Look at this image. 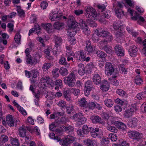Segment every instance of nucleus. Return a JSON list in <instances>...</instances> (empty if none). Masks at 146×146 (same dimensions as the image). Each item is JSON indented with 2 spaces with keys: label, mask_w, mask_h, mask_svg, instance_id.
<instances>
[{
  "label": "nucleus",
  "mask_w": 146,
  "mask_h": 146,
  "mask_svg": "<svg viewBox=\"0 0 146 146\" xmlns=\"http://www.w3.org/2000/svg\"><path fill=\"white\" fill-rule=\"evenodd\" d=\"M17 11L18 12V15L21 17H24L25 14L24 11L21 9H17Z\"/></svg>",
  "instance_id": "obj_61"
},
{
  "label": "nucleus",
  "mask_w": 146,
  "mask_h": 146,
  "mask_svg": "<svg viewBox=\"0 0 146 146\" xmlns=\"http://www.w3.org/2000/svg\"><path fill=\"white\" fill-rule=\"evenodd\" d=\"M90 131L91 132V135L94 138H96V137L99 136L100 134V129L98 128H96L94 129L92 127H90Z\"/></svg>",
  "instance_id": "obj_18"
},
{
  "label": "nucleus",
  "mask_w": 146,
  "mask_h": 146,
  "mask_svg": "<svg viewBox=\"0 0 146 146\" xmlns=\"http://www.w3.org/2000/svg\"><path fill=\"white\" fill-rule=\"evenodd\" d=\"M32 59L31 58V56L30 57H28L26 58V62L27 64L29 65L33 66L36 64L38 61L36 60H35L33 62H32Z\"/></svg>",
  "instance_id": "obj_28"
},
{
  "label": "nucleus",
  "mask_w": 146,
  "mask_h": 146,
  "mask_svg": "<svg viewBox=\"0 0 146 146\" xmlns=\"http://www.w3.org/2000/svg\"><path fill=\"white\" fill-rule=\"evenodd\" d=\"M74 108L73 105L72 104H70L69 106L66 108L67 112L68 114L71 113L72 111L73 110Z\"/></svg>",
  "instance_id": "obj_58"
},
{
  "label": "nucleus",
  "mask_w": 146,
  "mask_h": 146,
  "mask_svg": "<svg viewBox=\"0 0 146 146\" xmlns=\"http://www.w3.org/2000/svg\"><path fill=\"white\" fill-rule=\"evenodd\" d=\"M75 56L77 60L86 62H88L90 60V57H87L86 58L85 54L84 52L82 51L80 52V54H76Z\"/></svg>",
  "instance_id": "obj_11"
},
{
  "label": "nucleus",
  "mask_w": 146,
  "mask_h": 146,
  "mask_svg": "<svg viewBox=\"0 0 146 146\" xmlns=\"http://www.w3.org/2000/svg\"><path fill=\"white\" fill-rule=\"evenodd\" d=\"M28 129L31 133L33 132H36V134L37 135H39L40 134V133L39 132V130H38V127L37 126L34 127H30L29 128H28Z\"/></svg>",
  "instance_id": "obj_33"
},
{
  "label": "nucleus",
  "mask_w": 146,
  "mask_h": 146,
  "mask_svg": "<svg viewBox=\"0 0 146 146\" xmlns=\"http://www.w3.org/2000/svg\"><path fill=\"white\" fill-rule=\"evenodd\" d=\"M115 125L118 128L123 130L126 128V126L121 121H115L114 123Z\"/></svg>",
  "instance_id": "obj_25"
},
{
  "label": "nucleus",
  "mask_w": 146,
  "mask_h": 146,
  "mask_svg": "<svg viewBox=\"0 0 146 146\" xmlns=\"http://www.w3.org/2000/svg\"><path fill=\"white\" fill-rule=\"evenodd\" d=\"M76 137L71 135H67L60 141V144L62 146H68L74 142Z\"/></svg>",
  "instance_id": "obj_4"
},
{
  "label": "nucleus",
  "mask_w": 146,
  "mask_h": 146,
  "mask_svg": "<svg viewBox=\"0 0 146 146\" xmlns=\"http://www.w3.org/2000/svg\"><path fill=\"white\" fill-rule=\"evenodd\" d=\"M76 75L74 72H72L64 79V82L69 87H72L75 84Z\"/></svg>",
  "instance_id": "obj_1"
},
{
  "label": "nucleus",
  "mask_w": 146,
  "mask_h": 146,
  "mask_svg": "<svg viewBox=\"0 0 146 146\" xmlns=\"http://www.w3.org/2000/svg\"><path fill=\"white\" fill-rule=\"evenodd\" d=\"M84 143L85 145L88 146H94V141L89 139H85L84 141Z\"/></svg>",
  "instance_id": "obj_34"
},
{
  "label": "nucleus",
  "mask_w": 146,
  "mask_h": 146,
  "mask_svg": "<svg viewBox=\"0 0 146 146\" xmlns=\"http://www.w3.org/2000/svg\"><path fill=\"white\" fill-rule=\"evenodd\" d=\"M111 41H108L107 40H102L100 42L101 49L103 50L108 53H110L112 52V48L107 45V44Z\"/></svg>",
  "instance_id": "obj_7"
},
{
  "label": "nucleus",
  "mask_w": 146,
  "mask_h": 146,
  "mask_svg": "<svg viewBox=\"0 0 146 146\" xmlns=\"http://www.w3.org/2000/svg\"><path fill=\"white\" fill-rule=\"evenodd\" d=\"M54 40L56 44L55 46H60L62 41V38L58 35H55L54 36Z\"/></svg>",
  "instance_id": "obj_23"
},
{
  "label": "nucleus",
  "mask_w": 146,
  "mask_h": 146,
  "mask_svg": "<svg viewBox=\"0 0 146 146\" xmlns=\"http://www.w3.org/2000/svg\"><path fill=\"white\" fill-rule=\"evenodd\" d=\"M88 103L86 99L83 98L78 100V104L81 107L86 108L87 106Z\"/></svg>",
  "instance_id": "obj_26"
},
{
  "label": "nucleus",
  "mask_w": 146,
  "mask_h": 146,
  "mask_svg": "<svg viewBox=\"0 0 146 146\" xmlns=\"http://www.w3.org/2000/svg\"><path fill=\"white\" fill-rule=\"evenodd\" d=\"M106 128L108 130L111 132L116 133L117 132V129L114 127L108 125Z\"/></svg>",
  "instance_id": "obj_47"
},
{
  "label": "nucleus",
  "mask_w": 146,
  "mask_h": 146,
  "mask_svg": "<svg viewBox=\"0 0 146 146\" xmlns=\"http://www.w3.org/2000/svg\"><path fill=\"white\" fill-rule=\"evenodd\" d=\"M19 132V135L20 137H23L26 136V130L23 127H20Z\"/></svg>",
  "instance_id": "obj_37"
},
{
  "label": "nucleus",
  "mask_w": 146,
  "mask_h": 146,
  "mask_svg": "<svg viewBox=\"0 0 146 146\" xmlns=\"http://www.w3.org/2000/svg\"><path fill=\"white\" fill-rule=\"evenodd\" d=\"M117 77V76L115 75L113 76H112L111 77V81L112 84L113 85L115 86H117L119 85V82L117 81V80L115 79V78Z\"/></svg>",
  "instance_id": "obj_44"
},
{
  "label": "nucleus",
  "mask_w": 146,
  "mask_h": 146,
  "mask_svg": "<svg viewBox=\"0 0 146 146\" xmlns=\"http://www.w3.org/2000/svg\"><path fill=\"white\" fill-rule=\"evenodd\" d=\"M137 109L138 108L135 104H132L131 105L129 110L133 113L136 111Z\"/></svg>",
  "instance_id": "obj_62"
},
{
  "label": "nucleus",
  "mask_w": 146,
  "mask_h": 146,
  "mask_svg": "<svg viewBox=\"0 0 146 146\" xmlns=\"http://www.w3.org/2000/svg\"><path fill=\"white\" fill-rule=\"evenodd\" d=\"M137 120L136 118H132L127 123L128 125L130 127L134 128L137 126Z\"/></svg>",
  "instance_id": "obj_22"
},
{
  "label": "nucleus",
  "mask_w": 146,
  "mask_h": 146,
  "mask_svg": "<svg viewBox=\"0 0 146 146\" xmlns=\"http://www.w3.org/2000/svg\"><path fill=\"white\" fill-rule=\"evenodd\" d=\"M8 139L7 136L4 135H1L0 138V141L2 143H5L8 141Z\"/></svg>",
  "instance_id": "obj_60"
},
{
  "label": "nucleus",
  "mask_w": 146,
  "mask_h": 146,
  "mask_svg": "<svg viewBox=\"0 0 146 146\" xmlns=\"http://www.w3.org/2000/svg\"><path fill=\"white\" fill-rule=\"evenodd\" d=\"M138 51L137 47L135 45L131 46L129 49V52L130 55L132 57H135L137 54V52Z\"/></svg>",
  "instance_id": "obj_19"
},
{
  "label": "nucleus",
  "mask_w": 146,
  "mask_h": 146,
  "mask_svg": "<svg viewBox=\"0 0 146 146\" xmlns=\"http://www.w3.org/2000/svg\"><path fill=\"white\" fill-rule=\"evenodd\" d=\"M44 29L48 33H51L52 31V25L49 23H47L45 25Z\"/></svg>",
  "instance_id": "obj_48"
},
{
  "label": "nucleus",
  "mask_w": 146,
  "mask_h": 146,
  "mask_svg": "<svg viewBox=\"0 0 146 146\" xmlns=\"http://www.w3.org/2000/svg\"><path fill=\"white\" fill-rule=\"evenodd\" d=\"M79 23L84 33L86 35H88L90 33V31L85 21L83 19H80L79 20Z\"/></svg>",
  "instance_id": "obj_10"
},
{
  "label": "nucleus",
  "mask_w": 146,
  "mask_h": 146,
  "mask_svg": "<svg viewBox=\"0 0 146 146\" xmlns=\"http://www.w3.org/2000/svg\"><path fill=\"white\" fill-rule=\"evenodd\" d=\"M100 87L101 90L104 92L109 90L110 86L108 82L107 81L104 80L102 81V83Z\"/></svg>",
  "instance_id": "obj_15"
},
{
  "label": "nucleus",
  "mask_w": 146,
  "mask_h": 146,
  "mask_svg": "<svg viewBox=\"0 0 146 146\" xmlns=\"http://www.w3.org/2000/svg\"><path fill=\"white\" fill-rule=\"evenodd\" d=\"M31 74L33 78H36L39 75V73L36 69L34 68L31 71Z\"/></svg>",
  "instance_id": "obj_40"
},
{
  "label": "nucleus",
  "mask_w": 146,
  "mask_h": 146,
  "mask_svg": "<svg viewBox=\"0 0 146 146\" xmlns=\"http://www.w3.org/2000/svg\"><path fill=\"white\" fill-rule=\"evenodd\" d=\"M108 137L113 141H116L117 139V137L116 135L113 133L109 134Z\"/></svg>",
  "instance_id": "obj_46"
},
{
  "label": "nucleus",
  "mask_w": 146,
  "mask_h": 146,
  "mask_svg": "<svg viewBox=\"0 0 146 146\" xmlns=\"http://www.w3.org/2000/svg\"><path fill=\"white\" fill-rule=\"evenodd\" d=\"M73 119L77 121L76 125L79 127L84 123L87 120L83 114L80 112L74 114L73 116Z\"/></svg>",
  "instance_id": "obj_2"
},
{
  "label": "nucleus",
  "mask_w": 146,
  "mask_h": 146,
  "mask_svg": "<svg viewBox=\"0 0 146 146\" xmlns=\"http://www.w3.org/2000/svg\"><path fill=\"white\" fill-rule=\"evenodd\" d=\"M115 52L118 56H122L124 55V50L120 45H116L115 47Z\"/></svg>",
  "instance_id": "obj_13"
},
{
  "label": "nucleus",
  "mask_w": 146,
  "mask_h": 146,
  "mask_svg": "<svg viewBox=\"0 0 146 146\" xmlns=\"http://www.w3.org/2000/svg\"><path fill=\"white\" fill-rule=\"evenodd\" d=\"M62 52L61 47L58 46H55V48L53 49V54L57 57Z\"/></svg>",
  "instance_id": "obj_24"
},
{
  "label": "nucleus",
  "mask_w": 146,
  "mask_h": 146,
  "mask_svg": "<svg viewBox=\"0 0 146 146\" xmlns=\"http://www.w3.org/2000/svg\"><path fill=\"white\" fill-rule=\"evenodd\" d=\"M69 36L70 37L68 38V40L70 43L72 45L75 44L76 43V40L72 37V36Z\"/></svg>",
  "instance_id": "obj_63"
},
{
  "label": "nucleus",
  "mask_w": 146,
  "mask_h": 146,
  "mask_svg": "<svg viewBox=\"0 0 146 146\" xmlns=\"http://www.w3.org/2000/svg\"><path fill=\"white\" fill-rule=\"evenodd\" d=\"M92 80L94 84L99 85L100 84L101 82V78L100 75L98 74H96L93 75Z\"/></svg>",
  "instance_id": "obj_17"
},
{
  "label": "nucleus",
  "mask_w": 146,
  "mask_h": 146,
  "mask_svg": "<svg viewBox=\"0 0 146 146\" xmlns=\"http://www.w3.org/2000/svg\"><path fill=\"white\" fill-rule=\"evenodd\" d=\"M109 143V141L107 138L104 137L102 139V143L103 145H108Z\"/></svg>",
  "instance_id": "obj_57"
},
{
  "label": "nucleus",
  "mask_w": 146,
  "mask_h": 146,
  "mask_svg": "<svg viewBox=\"0 0 146 146\" xmlns=\"http://www.w3.org/2000/svg\"><path fill=\"white\" fill-rule=\"evenodd\" d=\"M58 105L61 107L64 108L66 106V103L64 101L61 100L58 102Z\"/></svg>",
  "instance_id": "obj_64"
},
{
  "label": "nucleus",
  "mask_w": 146,
  "mask_h": 146,
  "mask_svg": "<svg viewBox=\"0 0 146 146\" xmlns=\"http://www.w3.org/2000/svg\"><path fill=\"white\" fill-rule=\"evenodd\" d=\"M78 23L76 21L70 23L71 27L68 30V32L69 36H74L76 33L77 31L79 30V28L78 27Z\"/></svg>",
  "instance_id": "obj_6"
},
{
  "label": "nucleus",
  "mask_w": 146,
  "mask_h": 146,
  "mask_svg": "<svg viewBox=\"0 0 146 146\" xmlns=\"http://www.w3.org/2000/svg\"><path fill=\"white\" fill-rule=\"evenodd\" d=\"M59 63L60 64L64 65L65 66L68 65L66 62V58L63 56H62L60 59Z\"/></svg>",
  "instance_id": "obj_52"
},
{
  "label": "nucleus",
  "mask_w": 146,
  "mask_h": 146,
  "mask_svg": "<svg viewBox=\"0 0 146 146\" xmlns=\"http://www.w3.org/2000/svg\"><path fill=\"white\" fill-rule=\"evenodd\" d=\"M92 82L91 81H88L86 82L85 84V89L88 90V91H90L92 88Z\"/></svg>",
  "instance_id": "obj_42"
},
{
  "label": "nucleus",
  "mask_w": 146,
  "mask_h": 146,
  "mask_svg": "<svg viewBox=\"0 0 146 146\" xmlns=\"http://www.w3.org/2000/svg\"><path fill=\"white\" fill-rule=\"evenodd\" d=\"M105 68V73L107 76L111 75L114 72V68L112 64L110 62L106 63Z\"/></svg>",
  "instance_id": "obj_9"
},
{
  "label": "nucleus",
  "mask_w": 146,
  "mask_h": 146,
  "mask_svg": "<svg viewBox=\"0 0 146 146\" xmlns=\"http://www.w3.org/2000/svg\"><path fill=\"white\" fill-rule=\"evenodd\" d=\"M21 36L19 33H17L15 35L14 37V39L15 42L17 44H20L21 43Z\"/></svg>",
  "instance_id": "obj_45"
},
{
  "label": "nucleus",
  "mask_w": 146,
  "mask_h": 146,
  "mask_svg": "<svg viewBox=\"0 0 146 146\" xmlns=\"http://www.w3.org/2000/svg\"><path fill=\"white\" fill-rule=\"evenodd\" d=\"M104 104L107 107L110 108L113 106V102L111 99L107 98L105 100Z\"/></svg>",
  "instance_id": "obj_32"
},
{
  "label": "nucleus",
  "mask_w": 146,
  "mask_h": 146,
  "mask_svg": "<svg viewBox=\"0 0 146 146\" xmlns=\"http://www.w3.org/2000/svg\"><path fill=\"white\" fill-rule=\"evenodd\" d=\"M92 122L95 123H100L101 124H105V123L102 120L101 118L98 116L93 115L90 117Z\"/></svg>",
  "instance_id": "obj_16"
},
{
  "label": "nucleus",
  "mask_w": 146,
  "mask_h": 146,
  "mask_svg": "<svg viewBox=\"0 0 146 146\" xmlns=\"http://www.w3.org/2000/svg\"><path fill=\"white\" fill-rule=\"evenodd\" d=\"M104 11L103 12H101L102 16V18L99 19V21L102 22L103 21H102V19L104 18H106L107 19L109 18L111 16V13L110 11L109 10H107L106 11L104 12Z\"/></svg>",
  "instance_id": "obj_21"
},
{
  "label": "nucleus",
  "mask_w": 146,
  "mask_h": 146,
  "mask_svg": "<svg viewBox=\"0 0 146 146\" xmlns=\"http://www.w3.org/2000/svg\"><path fill=\"white\" fill-rule=\"evenodd\" d=\"M96 54L98 57L102 58L104 61H106L105 58L107 56V54L105 52L101 51L98 50L97 51Z\"/></svg>",
  "instance_id": "obj_31"
},
{
  "label": "nucleus",
  "mask_w": 146,
  "mask_h": 146,
  "mask_svg": "<svg viewBox=\"0 0 146 146\" xmlns=\"http://www.w3.org/2000/svg\"><path fill=\"white\" fill-rule=\"evenodd\" d=\"M58 69L56 68L53 69L52 71L53 76L55 78L58 77L59 76Z\"/></svg>",
  "instance_id": "obj_55"
},
{
  "label": "nucleus",
  "mask_w": 146,
  "mask_h": 146,
  "mask_svg": "<svg viewBox=\"0 0 146 146\" xmlns=\"http://www.w3.org/2000/svg\"><path fill=\"white\" fill-rule=\"evenodd\" d=\"M146 94L144 93H140L137 95V98L139 100H141L145 97Z\"/></svg>",
  "instance_id": "obj_59"
},
{
  "label": "nucleus",
  "mask_w": 146,
  "mask_h": 146,
  "mask_svg": "<svg viewBox=\"0 0 146 146\" xmlns=\"http://www.w3.org/2000/svg\"><path fill=\"white\" fill-rule=\"evenodd\" d=\"M51 82V80L49 76H46L45 78H42L40 79V84L42 87L47 86L50 84Z\"/></svg>",
  "instance_id": "obj_12"
},
{
  "label": "nucleus",
  "mask_w": 146,
  "mask_h": 146,
  "mask_svg": "<svg viewBox=\"0 0 146 146\" xmlns=\"http://www.w3.org/2000/svg\"><path fill=\"white\" fill-rule=\"evenodd\" d=\"M117 93L119 96H126L127 94L123 90L120 89H118L117 92Z\"/></svg>",
  "instance_id": "obj_51"
},
{
  "label": "nucleus",
  "mask_w": 146,
  "mask_h": 146,
  "mask_svg": "<svg viewBox=\"0 0 146 146\" xmlns=\"http://www.w3.org/2000/svg\"><path fill=\"white\" fill-rule=\"evenodd\" d=\"M63 25V23H62L57 22L54 23L53 26L55 29L58 30L62 29Z\"/></svg>",
  "instance_id": "obj_38"
},
{
  "label": "nucleus",
  "mask_w": 146,
  "mask_h": 146,
  "mask_svg": "<svg viewBox=\"0 0 146 146\" xmlns=\"http://www.w3.org/2000/svg\"><path fill=\"white\" fill-rule=\"evenodd\" d=\"M86 47L88 52H92L94 51V49L91 45V43L89 40L87 41L86 42Z\"/></svg>",
  "instance_id": "obj_29"
},
{
  "label": "nucleus",
  "mask_w": 146,
  "mask_h": 146,
  "mask_svg": "<svg viewBox=\"0 0 146 146\" xmlns=\"http://www.w3.org/2000/svg\"><path fill=\"white\" fill-rule=\"evenodd\" d=\"M133 113L129 110H125L124 113V116L126 118H128L131 116Z\"/></svg>",
  "instance_id": "obj_56"
},
{
  "label": "nucleus",
  "mask_w": 146,
  "mask_h": 146,
  "mask_svg": "<svg viewBox=\"0 0 146 146\" xmlns=\"http://www.w3.org/2000/svg\"><path fill=\"white\" fill-rule=\"evenodd\" d=\"M42 51L41 49H39L33 55V57L37 59L38 58H40L42 55Z\"/></svg>",
  "instance_id": "obj_35"
},
{
  "label": "nucleus",
  "mask_w": 146,
  "mask_h": 146,
  "mask_svg": "<svg viewBox=\"0 0 146 146\" xmlns=\"http://www.w3.org/2000/svg\"><path fill=\"white\" fill-rule=\"evenodd\" d=\"M120 70L122 73L124 74L127 73V69L124 67V65L123 64H121L119 66Z\"/></svg>",
  "instance_id": "obj_49"
},
{
  "label": "nucleus",
  "mask_w": 146,
  "mask_h": 146,
  "mask_svg": "<svg viewBox=\"0 0 146 146\" xmlns=\"http://www.w3.org/2000/svg\"><path fill=\"white\" fill-rule=\"evenodd\" d=\"M124 35V31L123 30H119L116 32V36L117 38H119L123 36Z\"/></svg>",
  "instance_id": "obj_50"
},
{
  "label": "nucleus",
  "mask_w": 146,
  "mask_h": 146,
  "mask_svg": "<svg viewBox=\"0 0 146 146\" xmlns=\"http://www.w3.org/2000/svg\"><path fill=\"white\" fill-rule=\"evenodd\" d=\"M61 14L58 15L56 11L52 12L49 15L50 19L52 21H57L61 19Z\"/></svg>",
  "instance_id": "obj_14"
},
{
  "label": "nucleus",
  "mask_w": 146,
  "mask_h": 146,
  "mask_svg": "<svg viewBox=\"0 0 146 146\" xmlns=\"http://www.w3.org/2000/svg\"><path fill=\"white\" fill-rule=\"evenodd\" d=\"M59 72L60 74L63 76L66 75L68 73L67 70L64 68H61Z\"/></svg>",
  "instance_id": "obj_54"
},
{
  "label": "nucleus",
  "mask_w": 146,
  "mask_h": 146,
  "mask_svg": "<svg viewBox=\"0 0 146 146\" xmlns=\"http://www.w3.org/2000/svg\"><path fill=\"white\" fill-rule=\"evenodd\" d=\"M11 143L13 146H19V141L17 138H12L11 139Z\"/></svg>",
  "instance_id": "obj_39"
},
{
  "label": "nucleus",
  "mask_w": 146,
  "mask_h": 146,
  "mask_svg": "<svg viewBox=\"0 0 146 146\" xmlns=\"http://www.w3.org/2000/svg\"><path fill=\"white\" fill-rule=\"evenodd\" d=\"M129 137L133 139L138 140L143 137V134L141 133L135 131H132L128 132Z\"/></svg>",
  "instance_id": "obj_8"
},
{
  "label": "nucleus",
  "mask_w": 146,
  "mask_h": 146,
  "mask_svg": "<svg viewBox=\"0 0 146 146\" xmlns=\"http://www.w3.org/2000/svg\"><path fill=\"white\" fill-rule=\"evenodd\" d=\"M97 35L99 36H102L105 37L104 40H107L108 41L112 40V37L111 35H109V33L105 29H99L97 30Z\"/></svg>",
  "instance_id": "obj_5"
},
{
  "label": "nucleus",
  "mask_w": 146,
  "mask_h": 146,
  "mask_svg": "<svg viewBox=\"0 0 146 146\" xmlns=\"http://www.w3.org/2000/svg\"><path fill=\"white\" fill-rule=\"evenodd\" d=\"M85 10L86 14V16L88 18H91L92 19H97V15L95 9L92 7L87 6L85 8Z\"/></svg>",
  "instance_id": "obj_3"
},
{
  "label": "nucleus",
  "mask_w": 146,
  "mask_h": 146,
  "mask_svg": "<svg viewBox=\"0 0 146 146\" xmlns=\"http://www.w3.org/2000/svg\"><path fill=\"white\" fill-rule=\"evenodd\" d=\"M6 121L7 124L10 127L14 126L15 122L11 115H7Z\"/></svg>",
  "instance_id": "obj_20"
},
{
  "label": "nucleus",
  "mask_w": 146,
  "mask_h": 146,
  "mask_svg": "<svg viewBox=\"0 0 146 146\" xmlns=\"http://www.w3.org/2000/svg\"><path fill=\"white\" fill-rule=\"evenodd\" d=\"M69 91L75 96L79 95L80 93V90L78 89H76L75 88H72L69 89Z\"/></svg>",
  "instance_id": "obj_36"
},
{
  "label": "nucleus",
  "mask_w": 146,
  "mask_h": 146,
  "mask_svg": "<svg viewBox=\"0 0 146 146\" xmlns=\"http://www.w3.org/2000/svg\"><path fill=\"white\" fill-rule=\"evenodd\" d=\"M78 73L80 75H83L85 73V70L83 64H80L78 65Z\"/></svg>",
  "instance_id": "obj_27"
},
{
  "label": "nucleus",
  "mask_w": 146,
  "mask_h": 146,
  "mask_svg": "<svg viewBox=\"0 0 146 146\" xmlns=\"http://www.w3.org/2000/svg\"><path fill=\"white\" fill-rule=\"evenodd\" d=\"M115 13L118 18H121L124 15L123 11L120 9H117L115 11Z\"/></svg>",
  "instance_id": "obj_41"
},
{
  "label": "nucleus",
  "mask_w": 146,
  "mask_h": 146,
  "mask_svg": "<svg viewBox=\"0 0 146 146\" xmlns=\"http://www.w3.org/2000/svg\"><path fill=\"white\" fill-rule=\"evenodd\" d=\"M51 65L50 63H44L42 66V70L44 71H47L50 68Z\"/></svg>",
  "instance_id": "obj_53"
},
{
  "label": "nucleus",
  "mask_w": 146,
  "mask_h": 146,
  "mask_svg": "<svg viewBox=\"0 0 146 146\" xmlns=\"http://www.w3.org/2000/svg\"><path fill=\"white\" fill-rule=\"evenodd\" d=\"M89 131H90V127L88 128L86 125H84L82 127V131L84 134H88L89 133Z\"/></svg>",
  "instance_id": "obj_43"
},
{
  "label": "nucleus",
  "mask_w": 146,
  "mask_h": 146,
  "mask_svg": "<svg viewBox=\"0 0 146 146\" xmlns=\"http://www.w3.org/2000/svg\"><path fill=\"white\" fill-rule=\"evenodd\" d=\"M69 91L66 90L64 92L63 95L64 98L68 102H70L72 100L71 96L69 94Z\"/></svg>",
  "instance_id": "obj_30"
}]
</instances>
